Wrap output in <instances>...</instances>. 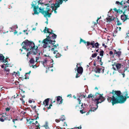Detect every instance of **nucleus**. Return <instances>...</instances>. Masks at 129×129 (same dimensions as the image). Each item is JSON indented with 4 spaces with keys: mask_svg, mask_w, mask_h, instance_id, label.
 Segmentation results:
<instances>
[{
    "mask_svg": "<svg viewBox=\"0 0 129 129\" xmlns=\"http://www.w3.org/2000/svg\"><path fill=\"white\" fill-rule=\"evenodd\" d=\"M111 94L112 95V97L108 96L107 100L109 102L112 103L113 106L116 104L123 103L127 99L129 98V96H128V92L126 90L123 92L124 96L119 90L114 91L113 90L111 92L109 93V95L111 96L110 94Z\"/></svg>",
    "mask_w": 129,
    "mask_h": 129,
    "instance_id": "f257e3e1",
    "label": "nucleus"
},
{
    "mask_svg": "<svg viewBox=\"0 0 129 129\" xmlns=\"http://www.w3.org/2000/svg\"><path fill=\"white\" fill-rule=\"evenodd\" d=\"M24 45L22 46V48L25 50L26 51H30L28 52L26 56L27 58L29 57V54L36 55L38 53V47L35 46V44L33 41H29L27 40H26L22 43V45Z\"/></svg>",
    "mask_w": 129,
    "mask_h": 129,
    "instance_id": "f03ea898",
    "label": "nucleus"
},
{
    "mask_svg": "<svg viewBox=\"0 0 129 129\" xmlns=\"http://www.w3.org/2000/svg\"><path fill=\"white\" fill-rule=\"evenodd\" d=\"M97 94L99 95V96L96 99H95L94 100V101H96L97 102L96 103V106H97V107H91V109L89 110L88 112L86 114V115H88L90 112H91L92 111H94V110H96L98 107V104L99 103H101L105 100V98L103 97L102 96V95H103V94H101L98 93V92H96L95 93V94L94 95L95 97Z\"/></svg>",
    "mask_w": 129,
    "mask_h": 129,
    "instance_id": "7ed1b4c3",
    "label": "nucleus"
},
{
    "mask_svg": "<svg viewBox=\"0 0 129 129\" xmlns=\"http://www.w3.org/2000/svg\"><path fill=\"white\" fill-rule=\"evenodd\" d=\"M45 7H44L42 8L40 7L39 8V12L42 14L45 17L49 18L50 17L52 14L51 13H49L51 10L50 5L49 4H45Z\"/></svg>",
    "mask_w": 129,
    "mask_h": 129,
    "instance_id": "20e7f679",
    "label": "nucleus"
},
{
    "mask_svg": "<svg viewBox=\"0 0 129 129\" xmlns=\"http://www.w3.org/2000/svg\"><path fill=\"white\" fill-rule=\"evenodd\" d=\"M43 4L41 2L37 1V0H35L33 1L32 2L31 5L32 6L31 8H34V14H35L38 15L39 13V8L38 5L39 4Z\"/></svg>",
    "mask_w": 129,
    "mask_h": 129,
    "instance_id": "39448f33",
    "label": "nucleus"
},
{
    "mask_svg": "<svg viewBox=\"0 0 129 129\" xmlns=\"http://www.w3.org/2000/svg\"><path fill=\"white\" fill-rule=\"evenodd\" d=\"M47 38L44 39L42 42V43H44L43 47L44 48H46L47 46H48L49 48H50L51 46H48V44L47 42H48L49 44H55V42H56L55 39L53 40L51 39V37H50V36H47Z\"/></svg>",
    "mask_w": 129,
    "mask_h": 129,
    "instance_id": "423d86ee",
    "label": "nucleus"
},
{
    "mask_svg": "<svg viewBox=\"0 0 129 129\" xmlns=\"http://www.w3.org/2000/svg\"><path fill=\"white\" fill-rule=\"evenodd\" d=\"M82 42H83L87 46H88L90 45L92 46V48H90L91 50H92V48H94L95 47L96 48H99V43L98 42H96L95 43V42L94 41H91L90 42L88 41L86 42L85 40L80 38L79 43L81 44Z\"/></svg>",
    "mask_w": 129,
    "mask_h": 129,
    "instance_id": "0eeeda50",
    "label": "nucleus"
},
{
    "mask_svg": "<svg viewBox=\"0 0 129 129\" xmlns=\"http://www.w3.org/2000/svg\"><path fill=\"white\" fill-rule=\"evenodd\" d=\"M113 69L115 71L117 70L119 73H121L122 71V67L123 66L121 63H117L114 62L112 64Z\"/></svg>",
    "mask_w": 129,
    "mask_h": 129,
    "instance_id": "6e6552de",
    "label": "nucleus"
},
{
    "mask_svg": "<svg viewBox=\"0 0 129 129\" xmlns=\"http://www.w3.org/2000/svg\"><path fill=\"white\" fill-rule=\"evenodd\" d=\"M43 31L44 33H48L49 34V35L51 34H52L51 37L50 36V37H51V39H55L56 38L57 35L53 33L52 32H50L49 31V29L48 28H47L46 27H45L44 29L43 30Z\"/></svg>",
    "mask_w": 129,
    "mask_h": 129,
    "instance_id": "1a4fd4ad",
    "label": "nucleus"
},
{
    "mask_svg": "<svg viewBox=\"0 0 129 129\" xmlns=\"http://www.w3.org/2000/svg\"><path fill=\"white\" fill-rule=\"evenodd\" d=\"M60 5L58 3H56L55 4H52L51 6V8H52V10L51 12H53V11H54V13L56 14L57 12L56 10H57L58 8L59 7Z\"/></svg>",
    "mask_w": 129,
    "mask_h": 129,
    "instance_id": "9d476101",
    "label": "nucleus"
},
{
    "mask_svg": "<svg viewBox=\"0 0 129 129\" xmlns=\"http://www.w3.org/2000/svg\"><path fill=\"white\" fill-rule=\"evenodd\" d=\"M102 67L103 69L101 68H98L96 67V68L94 69V71L96 73H100L101 70L102 69V71L101 72L102 73H104L105 70L104 67Z\"/></svg>",
    "mask_w": 129,
    "mask_h": 129,
    "instance_id": "9b49d317",
    "label": "nucleus"
},
{
    "mask_svg": "<svg viewBox=\"0 0 129 129\" xmlns=\"http://www.w3.org/2000/svg\"><path fill=\"white\" fill-rule=\"evenodd\" d=\"M125 12H123V15H121V19L123 21V22H124L125 20L128 19V16L124 14Z\"/></svg>",
    "mask_w": 129,
    "mask_h": 129,
    "instance_id": "f8f14e48",
    "label": "nucleus"
},
{
    "mask_svg": "<svg viewBox=\"0 0 129 129\" xmlns=\"http://www.w3.org/2000/svg\"><path fill=\"white\" fill-rule=\"evenodd\" d=\"M120 49H118V51H117L115 50H114V54H116V56L118 57L119 58L121 54V52L120 51Z\"/></svg>",
    "mask_w": 129,
    "mask_h": 129,
    "instance_id": "ddd939ff",
    "label": "nucleus"
},
{
    "mask_svg": "<svg viewBox=\"0 0 129 129\" xmlns=\"http://www.w3.org/2000/svg\"><path fill=\"white\" fill-rule=\"evenodd\" d=\"M31 129H40V127L37 126L35 123H32L31 124Z\"/></svg>",
    "mask_w": 129,
    "mask_h": 129,
    "instance_id": "4468645a",
    "label": "nucleus"
},
{
    "mask_svg": "<svg viewBox=\"0 0 129 129\" xmlns=\"http://www.w3.org/2000/svg\"><path fill=\"white\" fill-rule=\"evenodd\" d=\"M57 101L59 104H61L62 103V101L63 100L62 99V97L59 96L57 97Z\"/></svg>",
    "mask_w": 129,
    "mask_h": 129,
    "instance_id": "2eb2a0df",
    "label": "nucleus"
},
{
    "mask_svg": "<svg viewBox=\"0 0 129 129\" xmlns=\"http://www.w3.org/2000/svg\"><path fill=\"white\" fill-rule=\"evenodd\" d=\"M83 68L81 67H78L77 71L78 73L82 74L83 72Z\"/></svg>",
    "mask_w": 129,
    "mask_h": 129,
    "instance_id": "dca6fc26",
    "label": "nucleus"
},
{
    "mask_svg": "<svg viewBox=\"0 0 129 129\" xmlns=\"http://www.w3.org/2000/svg\"><path fill=\"white\" fill-rule=\"evenodd\" d=\"M49 100V99L47 98L45 99L43 102L42 104L43 105H45V106H47L48 105V103Z\"/></svg>",
    "mask_w": 129,
    "mask_h": 129,
    "instance_id": "f3484780",
    "label": "nucleus"
},
{
    "mask_svg": "<svg viewBox=\"0 0 129 129\" xmlns=\"http://www.w3.org/2000/svg\"><path fill=\"white\" fill-rule=\"evenodd\" d=\"M5 57L2 54L0 55V60H1L3 62L6 63L8 62V60L7 61V60H5Z\"/></svg>",
    "mask_w": 129,
    "mask_h": 129,
    "instance_id": "a211bd4d",
    "label": "nucleus"
},
{
    "mask_svg": "<svg viewBox=\"0 0 129 129\" xmlns=\"http://www.w3.org/2000/svg\"><path fill=\"white\" fill-rule=\"evenodd\" d=\"M114 19V18L111 17V16H109L106 18V21L107 22H110L111 21L113 20Z\"/></svg>",
    "mask_w": 129,
    "mask_h": 129,
    "instance_id": "6ab92c4d",
    "label": "nucleus"
},
{
    "mask_svg": "<svg viewBox=\"0 0 129 129\" xmlns=\"http://www.w3.org/2000/svg\"><path fill=\"white\" fill-rule=\"evenodd\" d=\"M31 72V71H30L28 73H26V74L25 75H24V78L23 76V77H20V78L21 79V80H23L24 79H28L29 78V76H26V75L27 74H29Z\"/></svg>",
    "mask_w": 129,
    "mask_h": 129,
    "instance_id": "aec40b11",
    "label": "nucleus"
},
{
    "mask_svg": "<svg viewBox=\"0 0 129 129\" xmlns=\"http://www.w3.org/2000/svg\"><path fill=\"white\" fill-rule=\"evenodd\" d=\"M124 9H123V7L122 8L120 7L118 9L117 11V13H119L120 14L122 12H124Z\"/></svg>",
    "mask_w": 129,
    "mask_h": 129,
    "instance_id": "412c9836",
    "label": "nucleus"
},
{
    "mask_svg": "<svg viewBox=\"0 0 129 129\" xmlns=\"http://www.w3.org/2000/svg\"><path fill=\"white\" fill-rule=\"evenodd\" d=\"M125 3H124V4H125ZM127 7H129V4H126V5H124V6H123V9H124V12H125L127 10Z\"/></svg>",
    "mask_w": 129,
    "mask_h": 129,
    "instance_id": "4be33fe9",
    "label": "nucleus"
},
{
    "mask_svg": "<svg viewBox=\"0 0 129 129\" xmlns=\"http://www.w3.org/2000/svg\"><path fill=\"white\" fill-rule=\"evenodd\" d=\"M116 20H115L117 22V25H119L122 24V23L121 22L119 19L117 18H116Z\"/></svg>",
    "mask_w": 129,
    "mask_h": 129,
    "instance_id": "5701e85b",
    "label": "nucleus"
},
{
    "mask_svg": "<svg viewBox=\"0 0 129 129\" xmlns=\"http://www.w3.org/2000/svg\"><path fill=\"white\" fill-rule=\"evenodd\" d=\"M123 2V1H121V2H120L118 1H116V4H118V5H120L121 6H120L121 8H122V7H123L124 5H123V4L122 3V2Z\"/></svg>",
    "mask_w": 129,
    "mask_h": 129,
    "instance_id": "b1692460",
    "label": "nucleus"
},
{
    "mask_svg": "<svg viewBox=\"0 0 129 129\" xmlns=\"http://www.w3.org/2000/svg\"><path fill=\"white\" fill-rule=\"evenodd\" d=\"M121 29V27H117L116 28V30H115L114 31V33H117V31H120Z\"/></svg>",
    "mask_w": 129,
    "mask_h": 129,
    "instance_id": "393cba45",
    "label": "nucleus"
},
{
    "mask_svg": "<svg viewBox=\"0 0 129 129\" xmlns=\"http://www.w3.org/2000/svg\"><path fill=\"white\" fill-rule=\"evenodd\" d=\"M68 0H59V1H57V3H58L59 4V5L63 3V1H64L65 2H66L68 1Z\"/></svg>",
    "mask_w": 129,
    "mask_h": 129,
    "instance_id": "a878e982",
    "label": "nucleus"
},
{
    "mask_svg": "<svg viewBox=\"0 0 129 129\" xmlns=\"http://www.w3.org/2000/svg\"><path fill=\"white\" fill-rule=\"evenodd\" d=\"M60 120L63 121L64 120H65V117L64 115H62L61 116V117L59 119Z\"/></svg>",
    "mask_w": 129,
    "mask_h": 129,
    "instance_id": "bb28decb",
    "label": "nucleus"
},
{
    "mask_svg": "<svg viewBox=\"0 0 129 129\" xmlns=\"http://www.w3.org/2000/svg\"><path fill=\"white\" fill-rule=\"evenodd\" d=\"M61 55V54L59 53V52H57L56 53V55H55V57L56 58H57L60 57Z\"/></svg>",
    "mask_w": 129,
    "mask_h": 129,
    "instance_id": "cd10ccee",
    "label": "nucleus"
},
{
    "mask_svg": "<svg viewBox=\"0 0 129 129\" xmlns=\"http://www.w3.org/2000/svg\"><path fill=\"white\" fill-rule=\"evenodd\" d=\"M44 127L46 129H48L49 127L48 125V123L47 122H46L45 124L44 125Z\"/></svg>",
    "mask_w": 129,
    "mask_h": 129,
    "instance_id": "c85d7f7f",
    "label": "nucleus"
},
{
    "mask_svg": "<svg viewBox=\"0 0 129 129\" xmlns=\"http://www.w3.org/2000/svg\"><path fill=\"white\" fill-rule=\"evenodd\" d=\"M5 70L6 72L7 73V74H8L9 73L10 69L8 68H5Z\"/></svg>",
    "mask_w": 129,
    "mask_h": 129,
    "instance_id": "c756f323",
    "label": "nucleus"
},
{
    "mask_svg": "<svg viewBox=\"0 0 129 129\" xmlns=\"http://www.w3.org/2000/svg\"><path fill=\"white\" fill-rule=\"evenodd\" d=\"M77 100L78 101V102H79V104H81V106L82 107L83 106V103H81V100H80L79 98H78L77 99Z\"/></svg>",
    "mask_w": 129,
    "mask_h": 129,
    "instance_id": "7c9ffc66",
    "label": "nucleus"
},
{
    "mask_svg": "<svg viewBox=\"0 0 129 129\" xmlns=\"http://www.w3.org/2000/svg\"><path fill=\"white\" fill-rule=\"evenodd\" d=\"M35 60L33 58H31L29 61L30 63H33L35 62Z\"/></svg>",
    "mask_w": 129,
    "mask_h": 129,
    "instance_id": "2f4dec72",
    "label": "nucleus"
},
{
    "mask_svg": "<svg viewBox=\"0 0 129 129\" xmlns=\"http://www.w3.org/2000/svg\"><path fill=\"white\" fill-rule=\"evenodd\" d=\"M104 52L103 50H101L100 52V55L102 56H103Z\"/></svg>",
    "mask_w": 129,
    "mask_h": 129,
    "instance_id": "473e14b6",
    "label": "nucleus"
},
{
    "mask_svg": "<svg viewBox=\"0 0 129 129\" xmlns=\"http://www.w3.org/2000/svg\"><path fill=\"white\" fill-rule=\"evenodd\" d=\"M0 120L1 121L3 122L5 120V119H4V116H2L1 117V118H0Z\"/></svg>",
    "mask_w": 129,
    "mask_h": 129,
    "instance_id": "72a5a7b5",
    "label": "nucleus"
},
{
    "mask_svg": "<svg viewBox=\"0 0 129 129\" xmlns=\"http://www.w3.org/2000/svg\"><path fill=\"white\" fill-rule=\"evenodd\" d=\"M92 97H93V98L94 97V96L93 95H92L91 94H89L88 95V97H87V98H92Z\"/></svg>",
    "mask_w": 129,
    "mask_h": 129,
    "instance_id": "f704fd0d",
    "label": "nucleus"
},
{
    "mask_svg": "<svg viewBox=\"0 0 129 129\" xmlns=\"http://www.w3.org/2000/svg\"><path fill=\"white\" fill-rule=\"evenodd\" d=\"M47 60L46 59H44L43 61H42L41 62L44 65L45 64H46L47 63Z\"/></svg>",
    "mask_w": 129,
    "mask_h": 129,
    "instance_id": "c9c22d12",
    "label": "nucleus"
},
{
    "mask_svg": "<svg viewBox=\"0 0 129 129\" xmlns=\"http://www.w3.org/2000/svg\"><path fill=\"white\" fill-rule=\"evenodd\" d=\"M102 59L101 58L99 60H98V61L99 62L100 64L101 65H103V62H102Z\"/></svg>",
    "mask_w": 129,
    "mask_h": 129,
    "instance_id": "e433bc0d",
    "label": "nucleus"
},
{
    "mask_svg": "<svg viewBox=\"0 0 129 129\" xmlns=\"http://www.w3.org/2000/svg\"><path fill=\"white\" fill-rule=\"evenodd\" d=\"M97 53H95L93 54H92V58H94L96 57L97 55Z\"/></svg>",
    "mask_w": 129,
    "mask_h": 129,
    "instance_id": "4c0bfd02",
    "label": "nucleus"
},
{
    "mask_svg": "<svg viewBox=\"0 0 129 129\" xmlns=\"http://www.w3.org/2000/svg\"><path fill=\"white\" fill-rule=\"evenodd\" d=\"M35 120V119H32L31 121H29V123L31 124L32 123H34Z\"/></svg>",
    "mask_w": 129,
    "mask_h": 129,
    "instance_id": "58836bf2",
    "label": "nucleus"
},
{
    "mask_svg": "<svg viewBox=\"0 0 129 129\" xmlns=\"http://www.w3.org/2000/svg\"><path fill=\"white\" fill-rule=\"evenodd\" d=\"M20 100L22 101V104L24 105V104L25 103V101L24 100H23V98H20Z\"/></svg>",
    "mask_w": 129,
    "mask_h": 129,
    "instance_id": "ea45409f",
    "label": "nucleus"
},
{
    "mask_svg": "<svg viewBox=\"0 0 129 129\" xmlns=\"http://www.w3.org/2000/svg\"><path fill=\"white\" fill-rule=\"evenodd\" d=\"M81 126L80 125L79 127H76L73 128V129H81Z\"/></svg>",
    "mask_w": 129,
    "mask_h": 129,
    "instance_id": "a19ab883",
    "label": "nucleus"
},
{
    "mask_svg": "<svg viewBox=\"0 0 129 129\" xmlns=\"http://www.w3.org/2000/svg\"><path fill=\"white\" fill-rule=\"evenodd\" d=\"M54 44H53V46L52 47H53V46L54 47V48H56L58 46V44H57L56 45H54Z\"/></svg>",
    "mask_w": 129,
    "mask_h": 129,
    "instance_id": "79ce46f5",
    "label": "nucleus"
},
{
    "mask_svg": "<svg viewBox=\"0 0 129 129\" xmlns=\"http://www.w3.org/2000/svg\"><path fill=\"white\" fill-rule=\"evenodd\" d=\"M35 124H36L37 125V126H38V127H39V124L38 123V122L37 121H35Z\"/></svg>",
    "mask_w": 129,
    "mask_h": 129,
    "instance_id": "37998d69",
    "label": "nucleus"
},
{
    "mask_svg": "<svg viewBox=\"0 0 129 129\" xmlns=\"http://www.w3.org/2000/svg\"><path fill=\"white\" fill-rule=\"evenodd\" d=\"M80 113L82 114L85 113V111H83V110H81L80 111Z\"/></svg>",
    "mask_w": 129,
    "mask_h": 129,
    "instance_id": "c03bdc74",
    "label": "nucleus"
},
{
    "mask_svg": "<svg viewBox=\"0 0 129 129\" xmlns=\"http://www.w3.org/2000/svg\"><path fill=\"white\" fill-rule=\"evenodd\" d=\"M60 120V119H56L55 120V121L57 123L59 122Z\"/></svg>",
    "mask_w": 129,
    "mask_h": 129,
    "instance_id": "a18cd8bd",
    "label": "nucleus"
},
{
    "mask_svg": "<svg viewBox=\"0 0 129 129\" xmlns=\"http://www.w3.org/2000/svg\"><path fill=\"white\" fill-rule=\"evenodd\" d=\"M5 110L6 111H8L10 110V109L9 108H7L5 109Z\"/></svg>",
    "mask_w": 129,
    "mask_h": 129,
    "instance_id": "49530a36",
    "label": "nucleus"
},
{
    "mask_svg": "<svg viewBox=\"0 0 129 129\" xmlns=\"http://www.w3.org/2000/svg\"><path fill=\"white\" fill-rule=\"evenodd\" d=\"M52 106V104H50L49 107H47V108L49 109L51 108V107Z\"/></svg>",
    "mask_w": 129,
    "mask_h": 129,
    "instance_id": "de8ad7c7",
    "label": "nucleus"
},
{
    "mask_svg": "<svg viewBox=\"0 0 129 129\" xmlns=\"http://www.w3.org/2000/svg\"><path fill=\"white\" fill-rule=\"evenodd\" d=\"M102 45L103 46H104L105 48H106L107 47V46L106 45H105V44L104 43H102Z\"/></svg>",
    "mask_w": 129,
    "mask_h": 129,
    "instance_id": "09e8293b",
    "label": "nucleus"
},
{
    "mask_svg": "<svg viewBox=\"0 0 129 129\" xmlns=\"http://www.w3.org/2000/svg\"><path fill=\"white\" fill-rule=\"evenodd\" d=\"M79 76H79V74L78 73L76 74V78H78V77H79Z\"/></svg>",
    "mask_w": 129,
    "mask_h": 129,
    "instance_id": "8fccbe9b",
    "label": "nucleus"
},
{
    "mask_svg": "<svg viewBox=\"0 0 129 129\" xmlns=\"http://www.w3.org/2000/svg\"><path fill=\"white\" fill-rule=\"evenodd\" d=\"M31 107L33 109H35L36 107V106H31Z\"/></svg>",
    "mask_w": 129,
    "mask_h": 129,
    "instance_id": "3c124183",
    "label": "nucleus"
},
{
    "mask_svg": "<svg viewBox=\"0 0 129 129\" xmlns=\"http://www.w3.org/2000/svg\"><path fill=\"white\" fill-rule=\"evenodd\" d=\"M128 67H126L125 69H124V73L125 72V71H126L127 70V69H128Z\"/></svg>",
    "mask_w": 129,
    "mask_h": 129,
    "instance_id": "603ef678",
    "label": "nucleus"
},
{
    "mask_svg": "<svg viewBox=\"0 0 129 129\" xmlns=\"http://www.w3.org/2000/svg\"><path fill=\"white\" fill-rule=\"evenodd\" d=\"M17 120V119H14L13 120V122L14 124H15V121Z\"/></svg>",
    "mask_w": 129,
    "mask_h": 129,
    "instance_id": "864d4df0",
    "label": "nucleus"
},
{
    "mask_svg": "<svg viewBox=\"0 0 129 129\" xmlns=\"http://www.w3.org/2000/svg\"><path fill=\"white\" fill-rule=\"evenodd\" d=\"M109 54L110 55H112L113 54V52L112 51H110Z\"/></svg>",
    "mask_w": 129,
    "mask_h": 129,
    "instance_id": "5fc2aeb1",
    "label": "nucleus"
},
{
    "mask_svg": "<svg viewBox=\"0 0 129 129\" xmlns=\"http://www.w3.org/2000/svg\"><path fill=\"white\" fill-rule=\"evenodd\" d=\"M113 10L115 12H117V10H117V9L116 8H115L114 9H113Z\"/></svg>",
    "mask_w": 129,
    "mask_h": 129,
    "instance_id": "6e6d98bb",
    "label": "nucleus"
},
{
    "mask_svg": "<svg viewBox=\"0 0 129 129\" xmlns=\"http://www.w3.org/2000/svg\"><path fill=\"white\" fill-rule=\"evenodd\" d=\"M58 52V51L56 50V51H54L53 53L54 54H55L56 53H56Z\"/></svg>",
    "mask_w": 129,
    "mask_h": 129,
    "instance_id": "4d7b16f0",
    "label": "nucleus"
},
{
    "mask_svg": "<svg viewBox=\"0 0 129 129\" xmlns=\"http://www.w3.org/2000/svg\"><path fill=\"white\" fill-rule=\"evenodd\" d=\"M28 102L29 103H31L32 102V101L31 100H29L28 101Z\"/></svg>",
    "mask_w": 129,
    "mask_h": 129,
    "instance_id": "13d9d810",
    "label": "nucleus"
},
{
    "mask_svg": "<svg viewBox=\"0 0 129 129\" xmlns=\"http://www.w3.org/2000/svg\"><path fill=\"white\" fill-rule=\"evenodd\" d=\"M21 112L22 113V114L23 115H24L26 113V112H25L24 111H22Z\"/></svg>",
    "mask_w": 129,
    "mask_h": 129,
    "instance_id": "bf43d9fd",
    "label": "nucleus"
},
{
    "mask_svg": "<svg viewBox=\"0 0 129 129\" xmlns=\"http://www.w3.org/2000/svg\"><path fill=\"white\" fill-rule=\"evenodd\" d=\"M123 75V77H124L125 76V74H124V73H121Z\"/></svg>",
    "mask_w": 129,
    "mask_h": 129,
    "instance_id": "052dcab7",
    "label": "nucleus"
},
{
    "mask_svg": "<svg viewBox=\"0 0 129 129\" xmlns=\"http://www.w3.org/2000/svg\"><path fill=\"white\" fill-rule=\"evenodd\" d=\"M4 119L5 120H8V119H7V118L5 116H4Z\"/></svg>",
    "mask_w": 129,
    "mask_h": 129,
    "instance_id": "680f3d73",
    "label": "nucleus"
},
{
    "mask_svg": "<svg viewBox=\"0 0 129 129\" xmlns=\"http://www.w3.org/2000/svg\"><path fill=\"white\" fill-rule=\"evenodd\" d=\"M100 58H100L99 56H98L97 57V59H98V60H99L100 59Z\"/></svg>",
    "mask_w": 129,
    "mask_h": 129,
    "instance_id": "e2e57ef3",
    "label": "nucleus"
},
{
    "mask_svg": "<svg viewBox=\"0 0 129 129\" xmlns=\"http://www.w3.org/2000/svg\"><path fill=\"white\" fill-rule=\"evenodd\" d=\"M98 20H98V19L96 20V21L95 23V24H97L98 23Z\"/></svg>",
    "mask_w": 129,
    "mask_h": 129,
    "instance_id": "0e129e2a",
    "label": "nucleus"
},
{
    "mask_svg": "<svg viewBox=\"0 0 129 129\" xmlns=\"http://www.w3.org/2000/svg\"><path fill=\"white\" fill-rule=\"evenodd\" d=\"M21 96L22 98H24L25 97V95H23L21 94Z\"/></svg>",
    "mask_w": 129,
    "mask_h": 129,
    "instance_id": "69168bd1",
    "label": "nucleus"
},
{
    "mask_svg": "<svg viewBox=\"0 0 129 129\" xmlns=\"http://www.w3.org/2000/svg\"><path fill=\"white\" fill-rule=\"evenodd\" d=\"M17 73H16V72H14L12 74L13 75H14L15 74L16 75V74H17Z\"/></svg>",
    "mask_w": 129,
    "mask_h": 129,
    "instance_id": "338daca9",
    "label": "nucleus"
},
{
    "mask_svg": "<svg viewBox=\"0 0 129 129\" xmlns=\"http://www.w3.org/2000/svg\"><path fill=\"white\" fill-rule=\"evenodd\" d=\"M19 82H18V81H17V82H16L15 83L16 84V85H17L18 84H19Z\"/></svg>",
    "mask_w": 129,
    "mask_h": 129,
    "instance_id": "774afa93",
    "label": "nucleus"
}]
</instances>
